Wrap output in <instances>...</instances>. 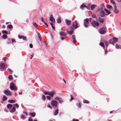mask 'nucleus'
<instances>
[{
  "label": "nucleus",
  "instance_id": "obj_1",
  "mask_svg": "<svg viewBox=\"0 0 121 121\" xmlns=\"http://www.w3.org/2000/svg\"><path fill=\"white\" fill-rule=\"evenodd\" d=\"M89 21L90 22L92 20V18H90L89 19L86 18L84 20V25L85 27L86 28L88 27L87 24L89 23Z\"/></svg>",
  "mask_w": 121,
  "mask_h": 121
},
{
  "label": "nucleus",
  "instance_id": "obj_2",
  "mask_svg": "<svg viewBox=\"0 0 121 121\" xmlns=\"http://www.w3.org/2000/svg\"><path fill=\"white\" fill-rule=\"evenodd\" d=\"M6 64L3 63H1L0 64V67L1 70L4 71L6 70Z\"/></svg>",
  "mask_w": 121,
  "mask_h": 121
},
{
  "label": "nucleus",
  "instance_id": "obj_3",
  "mask_svg": "<svg viewBox=\"0 0 121 121\" xmlns=\"http://www.w3.org/2000/svg\"><path fill=\"white\" fill-rule=\"evenodd\" d=\"M10 88L11 90L16 91L17 90V88L15 84L13 82H11L10 84Z\"/></svg>",
  "mask_w": 121,
  "mask_h": 121
},
{
  "label": "nucleus",
  "instance_id": "obj_4",
  "mask_svg": "<svg viewBox=\"0 0 121 121\" xmlns=\"http://www.w3.org/2000/svg\"><path fill=\"white\" fill-rule=\"evenodd\" d=\"M91 24L94 27H98L99 25V23L97 21L94 20L91 23Z\"/></svg>",
  "mask_w": 121,
  "mask_h": 121
},
{
  "label": "nucleus",
  "instance_id": "obj_5",
  "mask_svg": "<svg viewBox=\"0 0 121 121\" xmlns=\"http://www.w3.org/2000/svg\"><path fill=\"white\" fill-rule=\"evenodd\" d=\"M99 32L101 34H104L106 33V30L105 28L102 27L99 29Z\"/></svg>",
  "mask_w": 121,
  "mask_h": 121
},
{
  "label": "nucleus",
  "instance_id": "obj_6",
  "mask_svg": "<svg viewBox=\"0 0 121 121\" xmlns=\"http://www.w3.org/2000/svg\"><path fill=\"white\" fill-rule=\"evenodd\" d=\"M51 104L52 106L55 107H56L57 106L58 103L56 101L53 100L52 101Z\"/></svg>",
  "mask_w": 121,
  "mask_h": 121
},
{
  "label": "nucleus",
  "instance_id": "obj_7",
  "mask_svg": "<svg viewBox=\"0 0 121 121\" xmlns=\"http://www.w3.org/2000/svg\"><path fill=\"white\" fill-rule=\"evenodd\" d=\"M73 27L75 29H76L78 27V23L77 21H75L73 22L72 25Z\"/></svg>",
  "mask_w": 121,
  "mask_h": 121
},
{
  "label": "nucleus",
  "instance_id": "obj_8",
  "mask_svg": "<svg viewBox=\"0 0 121 121\" xmlns=\"http://www.w3.org/2000/svg\"><path fill=\"white\" fill-rule=\"evenodd\" d=\"M114 8V9L112 10L113 12L115 14L118 13L119 12V10L117 8V6L116 5H114L113 6Z\"/></svg>",
  "mask_w": 121,
  "mask_h": 121
},
{
  "label": "nucleus",
  "instance_id": "obj_9",
  "mask_svg": "<svg viewBox=\"0 0 121 121\" xmlns=\"http://www.w3.org/2000/svg\"><path fill=\"white\" fill-rule=\"evenodd\" d=\"M4 93L7 95L11 96L12 95L11 92L8 90H5L4 91Z\"/></svg>",
  "mask_w": 121,
  "mask_h": 121
},
{
  "label": "nucleus",
  "instance_id": "obj_10",
  "mask_svg": "<svg viewBox=\"0 0 121 121\" xmlns=\"http://www.w3.org/2000/svg\"><path fill=\"white\" fill-rule=\"evenodd\" d=\"M49 20L51 22H55V21L54 18L53 17L52 14H51L50 15V16L49 18Z\"/></svg>",
  "mask_w": 121,
  "mask_h": 121
},
{
  "label": "nucleus",
  "instance_id": "obj_11",
  "mask_svg": "<svg viewBox=\"0 0 121 121\" xmlns=\"http://www.w3.org/2000/svg\"><path fill=\"white\" fill-rule=\"evenodd\" d=\"M86 8L87 9H89L88 8L87 6L83 4L81 5L80 6V8L82 9V10H83L84 9V8Z\"/></svg>",
  "mask_w": 121,
  "mask_h": 121
},
{
  "label": "nucleus",
  "instance_id": "obj_12",
  "mask_svg": "<svg viewBox=\"0 0 121 121\" xmlns=\"http://www.w3.org/2000/svg\"><path fill=\"white\" fill-rule=\"evenodd\" d=\"M49 95H50L52 97H53L54 94H56V92L55 91H53L52 92H49Z\"/></svg>",
  "mask_w": 121,
  "mask_h": 121
},
{
  "label": "nucleus",
  "instance_id": "obj_13",
  "mask_svg": "<svg viewBox=\"0 0 121 121\" xmlns=\"http://www.w3.org/2000/svg\"><path fill=\"white\" fill-rule=\"evenodd\" d=\"M100 16L102 17H103L105 16V14L104 11L103 10H101L100 13Z\"/></svg>",
  "mask_w": 121,
  "mask_h": 121
},
{
  "label": "nucleus",
  "instance_id": "obj_14",
  "mask_svg": "<svg viewBox=\"0 0 121 121\" xmlns=\"http://www.w3.org/2000/svg\"><path fill=\"white\" fill-rule=\"evenodd\" d=\"M104 19H102L100 17L99 18V19L97 20L98 21H99L101 23H103L104 22Z\"/></svg>",
  "mask_w": 121,
  "mask_h": 121
},
{
  "label": "nucleus",
  "instance_id": "obj_15",
  "mask_svg": "<svg viewBox=\"0 0 121 121\" xmlns=\"http://www.w3.org/2000/svg\"><path fill=\"white\" fill-rule=\"evenodd\" d=\"M65 20V22L66 24L68 25H70L71 23V21L67 19H66Z\"/></svg>",
  "mask_w": 121,
  "mask_h": 121
},
{
  "label": "nucleus",
  "instance_id": "obj_16",
  "mask_svg": "<svg viewBox=\"0 0 121 121\" xmlns=\"http://www.w3.org/2000/svg\"><path fill=\"white\" fill-rule=\"evenodd\" d=\"M104 10L106 13V15H109L111 13V12L108 11L106 9H105Z\"/></svg>",
  "mask_w": 121,
  "mask_h": 121
},
{
  "label": "nucleus",
  "instance_id": "obj_17",
  "mask_svg": "<svg viewBox=\"0 0 121 121\" xmlns=\"http://www.w3.org/2000/svg\"><path fill=\"white\" fill-rule=\"evenodd\" d=\"M60 34L61 36H65L66 35V33L63 31H61L60 32Z\"/></svg>",
  "mask_w": 121,
  "mask_h": 121
},
{
  "label": "nucleus",
  "instance_id": "obj_18",
  "mask_svg": "<svg viewBox=\"0 0 121 121\" xmlns=\"http://www.w3.org/2000/svg\"><path fill=\"white\" fill-rule=\"evenodd\" d=\"M12 105L10 104H8L7 106V108L9 109H11L12 107Z\"/></svg>",
  "mask_w": 121,
  "mask_h": 121
},
{
  "label": "nucleus",
  "instance_id": "obj_19",
  "mask_svg": "<svg viewBox=\"0 0 121 121\" xmlns=\"http://www.w3.org/2000/svg\"><path fill=\"white\" fill-rule=\"evenodd\" d=\"M8 102L11 103H13L16 102V101L13 99H9L8 100Z\"/></svg>",
  "mask_w": 121,
  "mask_h": 121
},
{
  "label": "nucleus",
  "instance_id": "obj_20",
  "mask_svg": "<svg viewBox=\"0 0 121 121\" xmlns=\"http://www.w3.org/2000/svg\"><path fill=\"white\" fill-rule=\"evenodd\" d=\"M67 32L69 34L71 35L73 34V30H71L70 31L67 30Z\"/></svg>",
  "mask_w": 121,
  "mask_h": 121
},
{
  "label": "nucleus",
  "instance_id": "obj_21",
  "mask_svg": "<svg viewBox=\"0 0 121 121\" xmlns=\"http://www.w3.org/2000/svg\"><path fill=\"white\" fill-rule=\"evenodd\" d=\"M57 22L58 23H60L61 22V18L60 17H59L57 19Z\"/></svg>",
  "mask_w": 121,
  "mask_h": 121
},
{
  "label": "nucleus",
  "instance_id": "obj_22",
  "mask_svg": "<svg viewBox=\"0 0 121 121\" xmlns=\"http://www.w3.org/2000/svg\"><path fill=\"white\" fill-rule=\"evenodd\" d=\"M18 37L19 39H23L24 40H26V38L25 37H24L20 35H18Z\"/></svg>",
  "mask_w": 121,
  "mask_h": 121
},
{
  "label": "nucleus",
  "instance_id": "obj_23",
  "mask_svg": "<svg viewBox=\"0 0 121 121\" xmlns=\"http://www.w3.org/2000/svg\"><path fill=\"white\" fill-rule=\"evenodd\" d=\"M96 6V5L95 4H92L91 5L90 8L91 10H93Z\"/></svg>",
  "mask_w": 121,
  "mask_h": 121
},
{
  "label": "nucleus",
  "instance_id": "obj_24",
  "mask_svg": "<svg viewBox=\"0 0 121 121\" xmlns=\"http://www.w3.org/2000/svg\"><path fill=\"white\" fill-rule=\"evenodd\" d=\"M113 41H114V43H115L117 42L118 40V39L116 37H114L113 38Z\"/></svg>",
  "mask_w": 121,
  "mask_h": 121
},
{
  "label": "nucleus",
  "instance_id": "obj_25",
  "mask_svg": "<svg viewBox=\"0 0 121 121\" xmlns=\"http://www.w3.org/2000/svg\"><path fill=\"white\" fill-rule=\"evenodd\" d=\"M109 43H110L112 44L113 45H114V43L113 39H110L109 41Z\"/></svg>",
  "mask_w": 121,
  "mask_h": 121
},
{
  "label": "nucleus",
  "instance_id": "obj_26",
  "mask_svg": "<svg viewBox=\"0 0 121 121\" xmlns=\"http://www.w3.org/2000/svg\"><path fill=\"white\" fill-rule=\"evenodd\" d=\"M16 110V108H15L13 107L10 110V112H14Z\"/></svg>",
  "mask_w": 121,
  "mask_h": 121
},
{
  "label": "nucleus",
  "instance_id": "obj_27",
  "mask_svg": "<svg viewBox=\"0 0 121 121\" xmlns=\"http://www.w3.org/2000/svg\"><path fill=\"white\" fill-rule=\"evenodd\" d=\"M58 110L57 109L56 110H55L54 112V115L55 116L58 113Z\"/></svg>",
  "mask_w": 121,
  "mask_h": 121
},
{
  "label": "nucleus",
  "instance_id": "obj_28",
  "mask_svg": "<svg viewBox=\"0 0 121 121\" xmlns=\"http://www.w3.org/2000/svg\"><path fill=\"white\" fill-rule=\"evenodd\" d=\"M107 8H109V9H112L113 8V7L112 6L109 4L107 5Z\"/></svg>",
  "mask_w": 121,
  "mask_h": 121
},
{
  "label": "nucleus",
  "instance_id": "obj_29",
  "mask_svg": "<svg viewBox=\"0 0 121 121\" xmlns=\"http://www.w3.org/2000/svg\"><path fill=\"white\" fill-rule=\"evenodd\" d=\"M115 47L117 48L121 49V45H118L117 44H116V45Z\"/></svg>",
  "mask_w": 121,
  "mask_h": 121
},
{
  "label": "nucleus",
  "instance_id": "obj_30",
  "mask_svg": "<svg viewBox=\"0 0 121 121\" xmlns=\"http://www.w3.org/2000/svg\"><path fill=\"white\" fill-rule=\"evenodd\" d=\"M30 114L31 116V117H35V114L34 112H33L32 113H30Z\"/></svg>",
  "mask_w": 121,
  "mask_h": 121
},
{
  "label": "nucleus",
  "instance_id": "obj_31",
  "mask_svg": "<svg viewBox=\"0 0 121 121\" xmlns=\"http://www.w3.org/2000/svg\"><path fill=\"white\" fill-rule=\"evenodd\" d=\"M58 100L59 103L61 104L63 102V99L61 98H60Z\"/></svg>",
  "mask_w": 121,
  "mask_h": 121
},
{
  "label": "nucleus",
  "instance_id": "obj_32",
  "mask_svg": "<svg viewBox=\"0 0 121 121\" xmlns=\"http://www.w3.org/2000/svg\"><path fill=\"white\" fill-rule=\"evenodd\" d=\"M7 27L9 28L10 29H11L13 28V27L12 25L11 24H10L8 25L7 26Z\"/></svg>",
  "mask_w": 121,
  "mask_h": 121
},
{
  "label": "nucleus",
  "instance_id": "obj_33",
  "mask_svg": "<svg viewBox=\"0 0 121 121\" xmlns=\"http://www.w3.org/2000/svg\"><path fill=\"white\" fill-rule=\"evenodd\" d=\"M3 38L4 39H5L7 38V36L5 34H3L2 36Z\"/></svg>",
  "mask_w": 121,
  "mask_h": 121
},
{
  "label": "nucleus",
  "instance_id": "obj_34",
  "mask_svg": "<svg viewBox=\"0 0 121 121\" xmlns=\"http://www.w3.org/2000/svg\"><path fill=\"white\" fill-rule=\"evenodd\" d=\"M7 98L4 95L3 98V100L4 101H5L7 100Z\"/></svg>",
  "mask_w": 121,
  "mask_h": 121
},
{
  "label": "nucleus",
  "instance_id": "obj_35",
  "mask_svg": "<svg viewBox=\"0 0 121 121\" xmlns=\"http://www.w3.org/2000/svg\"><path fill=\"white\" fill-rule=\"evenodd\" d=\"M99 45L103 47L104 48V43L102 42H100L99 43Z\"/></svg>",
  "mask_w": 121,
  "mask_h": 121
},
{
  "label": "nucleus",
  "instance_id": "obj_36",
  "mask_svg": "<svg viewBox=\"0 0 121 121\" xmlns=\"http://www.w3.org/2000/svg\"><path fill=\"white\" fill-rule=\"evenodd\" d=\"M83 102L84 103L86 104H89V101L85 99L83 100Z\"/></svg>",
  "mask_w": 121,
  "mask_h": 121
},
{
  "label": "nucleus",
  "instance_id": "obj_37",
  "mask_svg": "<svg viewBox=\"0 0 121 121\" xmlns=\"http://www.w3.org/2000/svg\"><path fill=\"white\" fill-rule=\"evenodd\" d=\"M38 37L39 38L40 40V41H41L42 38H41V36L40 34L39 33H38Z\"/></svg>",
  "mask_w": 121,
  "mask_h": 121
},
{
  "label": "nucleus",
  "instance_id": "obj_38",
  "mask_svg": "<svg viewBox=\"0 0 121 121\" xmlns=\"http://www.w3.org/2000/svg\"><path fill=\"white\" fill-rule=\"evenodd\" d=\"M8 78L10 80L13 79V78L12 75H10L8 77Z\"/></svg>",
  "mask_w": 121,
  "mask_h": 121
},
{
  "label": "nucleus",
  "instance_id": "obj_39",
  "mask_svg": "<svg viewBox=\"0 0 121 121\" xmlns=\"http://www.w3.org/2000/svg\"><path fill=\"white\" fill-rule=\"evenodd\" d=\"M110 2L111 3L114 5H116V4L113 0H111Z\"/></svg>",
  "mask_w": 121,
  "mask_h": 121
},
{
  "label": "nucleus",
  "instance_id": "obj_40",
  "mask_svg": "<svg viewBox=\"0 0 121 121\" xmlns=\"http://www.w3.org/2000/svg\"><path fill=\"white\" fill-rule=\"evenodd\" d=\"M13 106L17 108H18L19 107L18 104H13Z\"/></svg>",
  "mask_w": 121,
  "mask_h": 121
},
{
  "label": "nucleus",
  "instance_id": "obj_41",
  "mask_svg": "<svg viewBox=\"0 0 121 121\" xmlns=\"http://www.w3.org/2000/svg\"><path fill=\"white\" fill-rule=\"evenodd\" d=\"M50 24L51 26L52 27V29H53L54 30H55V28L53 26V24L52 23V22H50Z\"/></svg>",
  "mask_w": 121,
  "mask_h": 121
},
{
  "label": "nucleus",
  "instance_id": "obj_42",
  "mask_svg": "<svg viewBox=\"0 0 121 121\" xmlns=\"http://www.w3.org/2000/svg\"><path fill=\"white\" fill-rule=\"evenodd\" d=\"M7 72L9 73H11L12 72V71L10 69H8L7 70Z\"/></svg>",
  "mask_w": 121,
  "mask_h": 121
},
{
  "label": "nucleus",
  "instance_id": "obj_43",
  "mask_svg": "<svg viewBox=\"0 0 121 121\" xmlns=\"http://www.w3.org/2000/svg\"><path fill=\"white\" fill-rule=\"evenodd\" d=\"M42 99L43 100H45L46 99V97L44 95H43Z\"/></svg>",
  "mask_w": 121,
  "mask_h": 121
},
{
  "label": "nucleus",
  "instance_id": "obj_44",
  "mask_svg": "<svg viewBox=\"0 0 121 121\" xmlns=\"http://www.w3.org/2000/svg\"><path fill=\"white\" fill-rule=\"evenodd\" d=\"M77 106L79 108H80L81 107V105L80 103H77Z\"/></svg>",
  "mask_w": 121,
  "mask_h": 121
},
{
  "label": "nucleus",
  "instance_id": "obj_45",
  "mask_svg": "<svg viewBox=\"0 0 121 121\" xmlns=\"http://www.w3.org/2000/svg\"><path fill=\"white\" fill-rule=\"evenodd\" d=\"M2 33L3 34H7L8 32H7L5 30H3L2 31Z\"/></svg>",
  "mask_w": 121,
  "mask_h": 121
},
{
  "label": "nucleus",
  "instance_id": "obj_46",
  "mask_svg": "<svg viewBox=\"0 0 121 121\" xmlns=\"http://www.w3.org/2000/svg\"><path fill=\"white\" fill-rule=\"evenodd\" d=\"M21 118L23 119H24L26 118V117L23 115H22L21 116Z\"/></svg>",
  "mask_w": 121,
  "mask_h": 121
},
{
  "label": "nucleus",
  "instance_id": "obj_47",
  "mask_svg": "<svg viewBox=\"0 0 121 121\" xmlns=\"http://www.w3.org/2000/svg\"><path fill=\"white\" fill-rule=\"evenodd\" d=\"M49 91L46 92V91H45L44 92V94L45 95H49Z\"/></svg>",
  "mask_w": 121,
  "mask_h": 121
},
{
  "label": "nucleus",
  "instance_id": "obj_48",
  "mask_svg": "<svg viewBox=\"0 0 121 121\" xmlns=\"http://www.w3.org/2000/svg\"><path fill=\"white\" fill-rule=\"evenodd\" d=\"M33 26L35 27H37V25L35 22H34L33 23Z\"/></svg>",
  "mask_w": 121,
  "mask_h": 121
},
{
  "label": "nucleus",
  "instance_id": "obj_49",
  "mask_svg": "<svg viewBox=\"0 0 121 121\" xmlns=\"http://www.w3.org/2000/svg\"><path fill=\"white\" fill-rule=\"evenodd\" d=\"M46 98L48 100H50L51 99V97L49 95H47L46 96Z\"/></svg>",
  "mask_w": 121,
  "mask_h": 121
},
{
  "label": "nucleus",
  "instance_id": "obj_50",
  "mask_svg": "<svg viewBox=\"0 0 121 121\" xmlns=\"http://www.w3.org/2000/svg\"><path fill=\"white\" fill-rule=\"evenodd\" d=\"M70 96L71 97V99H70V100H73L74 99V98L73 97L72 95H70Z\"/></svg>",
  "mask_w": 121,
  "mask_h": 121
},
{
  "label": "nucleus",
  "instance_id": "obj_51",
  "mask_svg": "<svg viewBox=\"0 0 121 121\" xmlns=\"http://www.w3.org/2000/svg\"><path fill=\"white\" fill-rule=\"evenodd\" d=\"M96 15L94 14H93L92 16V17L93 18H95L96 17Z\"/></svg>",
  "mask_w": 121,
  "mask_h": 121
},
{
  "label": "nucleus",
  "instance_id": "obj_52",
  "mask_svg": "<svg viewBox=\"0 0 121 121\" xmlns=\"http://www.w3.org/2000/svg\"><path fill=\"white\" fill-rule=\"evenodd\" d=\"M23 113L24 114H25L26 116H27L28 115V113L26 111H24Z\"/></svg>",
  "mask_w": 121,
  "mask_h": 121
},
{
  "label": "nucleus",
  "instance_id": "obj_53",
  "mask_svg": "<svg viewBox=\"0 0 121 121\" xmlns=\"http://www.w3.org/2000/svg\"><path fill=\"white\" fill-rule=\"evenodd\" d=\"M105 44L106 45L107 47L108 45V43L107 41H106L105 42Z\"/></svg>",
  "mask_w": 121,
  "mask_h": 121
},
{
  "label": "nucleus",
  "instance_id": "obj_54",
  "mask_svg": "<svg viewBox=\"0 0 121 121\" xmlns=\"http://www.w3.org/2000/svg\"><path fill=\"white\" fill-rule=\"evenodd\" d=\"M47 107L49 108L50 109H52V107L50 106V104H48L47 106Z\"/></svg>",
  "mask_w": 121,
  "mask_h": 121
},
{
  "label": "nucleus",
  "instance_id": "obj_55",
  "mask_svg": "<svg viewBox=\"0 0 121 121\" xmlns=\"http://www.w3.org/2000/svg\"><path fill=\"white\" fill-rule=\"evenodd\" d=\"M59 98L57 97H56L55 98V99L56 100H58L59 99Z\"/></svg>",
  "mask_w": 121,
  "mask_h": 121
},
{
  "label": "nucleus",
  "instance_id": "obj_56",
  "mask_svg": "<svg viewBox=\"0 0 121 121\" xmlns=\"http://www.w3.org/2000/svg\"><path fill=\"white\" fill-rule=\"evenodd\" d=\"M90 6H91L90 5V4H88L87 6V7H88V8L89 9H90Z\"/></svg>",
  "mask_w": 121,
  "mask_h": 121
},
{
  "label": "nucleus",
  "instance_id": "obj_57",
  "mask_svg": "<svg viewBox=\"0 0 121 121\" xmlns=\"http://www.w3.org/2000/svg\"><path fill=\"white\" fill-rule=\"evenodd\" d=\"M76 41L75 39H73V42L74 44H75L76 43Z\"/></svg>",
  "mask_w": 121,
  "mask_h": 121
},
{
  "label": "nucleus",
  "instance_id": "obj_58",
  "mask_svg": "<svg viewBox=\"0 0 121 121\" xmlns=\"http://www.w3.org/2000/svg\"><path fill=\"white\" fill-rule=\"evenodd\" d=\"M72 37L73 39H75V36L74 35H72Z\"/></svg>",
  "mask_w": 121,
  "mask_h": 121
},
{
  "label": "nucleus",
  "instance_id": "obj_59",
  "mask_svg": "<svg viewBox=\"0 0 121 121\" xmlns=\"http://www.w3.org/2000/svg\"><path fill=\"white\" fill-rule=\"evenodd\" d=\"M41 19L42 21V22H43V23H44V22H45L44 21L43 18L42 17H41Z\"/></svg>",
  "mask_w": 121,
  "mask_h": 121
},
{
  "label": "nucleus",
  "instance_id": "obj_60",
  "mask_svg": "<svg viewBox=\"0 0 121 121\" xmlns=\"http://www.w3.org/2000/svg\"><path fill=\"white\" fill-rule=\"evenodd\" d=\"M29 121H33L32 119H31V117H30L28 119Z\"/></svg>",
  "mask_w": 121,
  "mask_h": 121
},
{
  "label": "nucleus",
  "instance_id": "obj_61",
  "mask_svg": "<svg viewBox=\"0 0 121 121\" xmlns=\"http://www.w3.org/2000/svg\"><path fill=\"white\" fill-rule=\"evenodd\" d=\"M105 54L106 55L107 53L108 52L107 50H105Z\"/></svg>",
  "mask_w": 121,
  "mask_h": 121
},
{
  "label": "nucleus",
  "instance_id": "obj_62",
  "mask_svg": "<svg viewBox=\"0 0 121 121\" xmlns=\"http://www.w3.org/2000/svg\"><path fill=\"white\" fill-rule=\"evenodd\" d=\"M29 46L30 48H33V45L31 44H30Z\"/></svg>",
  "mask_w": 121,
  "mask_h": 121
},
{
  "label": "nucleus",
  "instance_id": "obj_63",
  "mask_svg": "<svg viewBox=\"0 0 121 121\" xmlns=\"http://www.w3.org/2000/svg\"><path fill=\"white\" fill-rule=\"evenodd\" d=\"M72 121H79L78 119H73Z\"/></svg>",
  "mask_w": 121,
  "mask_h": 121
},
{
  "label": "nucleus",
  "instance_id": "obj_64",
  "mask_svg": "<svg viewBox=\"0 0 121 121\" xmlns=\"http://www.w3.org/2000/svg\"><path fill=\"white\" fill-rule=\"evenodd\" d=\"M12 41V43H14V42H15V40L13 39H12L11 40Z\"/></svg>",
  "mask_w": 121,
  "mask_h": 121
}]
</instances>
